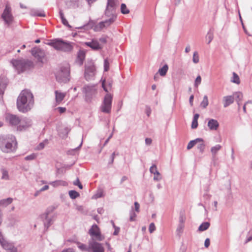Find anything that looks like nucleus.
<instances>
[{
	"label": "nucleus",
	"mask_w": 252,
	"mask_h": 252,
	"mask_svg": "<svg viewBox=\"0 0 252 252\" xmlns=\"http://www.w3.org/2000/svg\"><path fill=\"white\" fill-rule=\"evenodd\" d=\"M34 103L33 96L28 90L21 92L17 99V107L18 110L25 113L31 109Z\"/></svg>",
	"instance_id": "f257e3e1"
},
{
	"label": "nucleus",
	"mask_w": 252,
	"mask_h": 252,
	"mask_svg": "<svg viewBox=\"0 0 252 252\" xmlns=\"http://www.w3.org/2000/svg\"><path fill=\"white\" fill-rule=\"evenodd\" d=\"M17 143L14 136L11 134L0 136V150L4 153L14 152L17 148Z\"/></svg>",
	"instance_id": "f03ea898"
},
{
	"label": "nucleus",
	"mask_w": 252,
	"mask_h": 252,
	"mask_svg": "<svg viewBox=\"0 0 252 252\" xmlns=\"http://www.w3.org/2000/svg\"><path fill=\"white\" fill-rule=\"evenodd\" d=\"M57 50L65 52H71L73 49L70 43L65 42L62 39H56L47 43Z\"/></svg>",
	"instance_id": "7ed1b4c3"
},
{
	"label": "nucleus",
	"mask_w": 252,
	"mask_h": 252,
	"mask_svg": "<svg viewBox=\"0 0 252 252\" xmlns=\"http://www.w3.org/2000/svg\"><path fill=\"white\" fill-rule=\"evenodd\" d=\"M11 63L18 73L29 69L33 67L34 65L33 62L28 60H13L11 61Z\"/></svg>",
	"instance_id": "20e7f679"
},
{
	"label": "nucleus",
	"mask_w": 252,
	"mask_h": 252,
	"mask_svg": "<svg viewBox=\"0 0 252 252\" xmlns=\"http://www.w3.org/2000/svg\"><path fill=\"white\" fill-rule=\"evenodd\" d=\"M95 73V67L93 62H88L85 65L84 77L86 80L89 81L94 79Z\"/></svg>",
	"instance_id": "39448f33"
},
{
	"label": "nucleus",
	"mask_w": 252,
	"mask_h": 252,
	"mask_svg": "<svg viewBox=\"0 0 252 252\" xmlns=\"http://www.w3.org/2000/svg\"><path fill=\"white\" fill-rule=\"evenodd\" d=\"M113 96L107 93L104 96L103 102L100 106L101 111L105 113H110L111 111Z\"/></svg>",
	"instance_id": "423d86ee"
},
{
	"label": "nucleus",
	"mask_w": 252,
	"mask_h": 252,
	"mask_svg": "<svg viewBox=\"0 0 252 252\" xmlns=\"http://www.w3.org/2000/svg\"><path fill=\"white\" fill-rule=\"evenodd\" d=\"M70 71L68 67H62L60 71L56 74L57 80L59 82L66 83L69 80Z\"/></svg>",
	"instance_id": "0eeeda50"
},
{
	"label": "nucleus",
	"mask_w": 252,
	"mask_h": 252,
	"mask_svg": "<svg viewBox=\"0 0 252 252\" xmlns=\"http://www.w3.org/2000/svg\"><path fill=\"white\" fill-rule=\"evenodd\" d=\"M54 209L55 208L53 207H50L48 208L46 212L41 216L42 219L44 221V225L46 228V230H47L53 223V219L49 217V215L54 210Z\"/></svg>",
	"instance_id": "6e6552de"
},
{
	"label": "nucleus",
	"mask_w": 252,
	"mask_h": 252,
	"mask_svg": "<svg viewBox=\"0 0 252 252\" xmlns=\"http://www.w3.org/2000/svg\"><path fill=\"white\" fill-rule=\"evenodd\" d=\"M89 252H104V248L102 244L96 242L94 239L89 240Z\"/></svg>",
	"instance_id": "1a4fd4ad"
},
{
	"label": "nucleus",
	"mask_w": 252,
	"mask_h": 252,
	"mask_svg": "<svg viewBox=\"0 0 252 252\" xmlns=\"http://www.w3.org/2000/svg\"><path fill=\"white\" fill-rule=\"evenodd\" d=\"M89 233L92 237V239H94L99 241H102L104 239V237L101 235L98 226L95 224L92 225L89 231Z\"/></svg>",
	"instance_id": "9d476101"
},
{
	"label": "nucleus",
	"mask_w": 252,
	"mask_h": 252,
	"mask_svg": "<svg viewBox=\"0 0 252 252\" xmlns=\"http://www.w3.org/2000/svg\"><path fill=\"white\" fill-rule=\"evenodd\" d=\"M1 18L4 20L5 23L8 25H10L13 20V16L11 13V9L8 4H6L5 9L1 15Z\"/></svg>",
	"instance_id": "9b49d317"
},
{
	"label": "nucleus",
	"mask_w": 252,
	"mask_h": 252,
	"mask_svg": "<svg viewBox=\"0 0 252 252\" xmlns=\"http://www.w3.org/2000/svg\"><path fill=\"white\" fill-rule=\"evenodd\" d=\"M0 244L3 249L9 250L10 252H17V250L13 244L6 240L1 232H0Z\"/></svg>",
	"instance_id": "f8f14e48"
},
{
	"label": "nucleus",
	"mask_w": 252,
	"mask_h": 252,
	"mask_svg": "<svg viewBox=\"0 0 252 252\" xmlns=\"http://www.w3.org/2000/svg\"><path fill=\"white\" fill-rule=\"evenodd\" d=\"M31 53L37 60L38 62L43 63V60L45 57L44 50L39 48L35 47L31 49Z\"/></svg>",
	"instance_id": "ddd939ff"
},
{
	"label": "nucleus",
	"mask_w": 252,
	"mask_h": 252,
	"mask_svg": "<svg viewBox=\"0 0 252 252\" xmlns=\"http://www.w3.org/2000/svg\"><path fill=\"white\" fill-rule=\"evenodd\" d=\"M83 92L85 94L86 100L90 102L91 99L95 94L96 90L94 86H86L83 88Z\"/></svg>",
	"instance_id": "4468645a"
},
{
	"label": "nucleus",
	"mask_w": 252,
	"mask_h": 252,
	"mask_svg": "<svg viewBox=\"0 0 252 252\" xmlns=\"http://www.w3.org/2000/svg\"><path fill=\"white\" fill-rule=\"evenodd\" d=\"M117 6V0H107V6L104 14H115V10Z\"/></svg>",
	"instance_id": "2eb2a0df"
},
{
	"label": "nucleus",
	"mask_w": 252,
	"mask_h": 252,
	"mask_svg": "<svg viewBox=\"0 0 252 252\" xmlns=\"http://www.w3.org/2000/svg\"><path fill=\"white\" fill-rule=\"evenodd\" d=\"M5 120L11 126H17L20 125V119L15 115L7 114L5 115Z\"/></svg>",
	"instance_id": "dca6fc26"
},
{
	"label": "nucleus",
	"mask_w": 252,
	"mask_h": 252,
	"mask_svg": "<svg viewBox=\"0 0 252 252\" xmlns=\"http://www.w3.org/2000/svg\"><path fill=\"white\" fill-rule=\"evenodd\" d=\"M32 125V121L30 118H24L20 120V125L18 126V130H22L25 129Z\"/></svg>",
	"instance_id": "f3484780"
},
{
	"label": "nucleus",
	"mask_w": 252,
	"mask_h": 252,
	"mask_svg": "<svg viewBox=\"0 0 252 252\" xmlns=\"http://www.w3.org/2000/svg\"><path fill=\"white\" fill-rule=\"evenodd\" d=\"M84 44L86 46L92 48L93 50L95 51L101 50L103 48V46L101 44H100L98 41L95 39H93L90 42H86Z\"/></svg>",
	"instance_id": "a211bd4d"
},
{
	"label": "nucleus",
	"mask_w": 252,
	"mask_h": 252,
	"mask_svg": "<svg viewBox=\"0 0 252 252\" xmlns=\"http://www.w3.org/2000/svg\"><path fill=\"white\" fill-rule=\"evenodd\" d=\"M150 172L154 175V180L155 181H159L161 179L160 174L158 171L156 165L154 164L150 168Z\"/></svg>",
	"instance_id": "6ab92c4d"
},
{
	"label": "nucleus",
	"mask_w": 252,
	"mask_h": 252,
	"mask_svg": "<svg viewBox=\"0 0 252 252\" xmlns=\"http://www.w3.org/2000/svg\"><path fill=\"white\" fill-rule=\"evenodd\" d=\"M85 52L83 50H79L77 53V58L75 63L81 66L83 64L85 58Z\"/></svg>",
	"instance_id": "aec40b11"
},
{
	"label": "nucleus",
	"mask_w": 252,
	"mask_h": 252,
	"mask_svg": "<svg viewBox=\"0 0 252 252\" xmlns=\"http://www.w3.org/2000/svg\"><path fill=\"white\" fill-rule=\"evenodd\" d=\"M207 126L210 130H216L219 126V123L216 120L211 119L209 120Z\"/></svg>",
	"instance_id": "412c9836"
},
{
	"label": "nucleus",
	"mask_w": 252,
	"mask_h": 252,
	"mask_svg": "<svg viewBox=\"0 0 252 252\" xmlns=\"http://www.w3.org/2000/svg\"><path fill=\"white\" fill-rule=\"evenodd\" d=\"M234 96L232 95L225 96L222 98L223 107L226 108L234 102Z\"/></svg>",
	"instance_id": "4be33fe9"
},
{
	"label": "nucleus",
	"mask_w": 252,
	"mask_h": 252,
	"mask_svg": "<svg viewBox=\"0 0 252 252\" xmlns=\"http://www.w3.org/2000/svg\"><path fill=\"white\" fill-rule=\"evenodd\" d=\"M105 16L109 18L108 19L103 21L105 27L107 28L113 23L116 19L117 16L115 14H112L109 15V14H104Z\"/></svg>",
	"instance_id": "5701e85b"
},
{
	"label": "nucleus",
	"mask_w": 252,
	"mask_h": 252,
	"mask_svg": "<svg viewBox=\"0 0 252 252\" xmlns=\"http://www.w3.org/2000/svg\"><path fill=\"white\" fill-rule=\"evenodd\" d=\"M7 79L5 77H0V94H3L7 85Z\"/></svg>",
	"instance_id": "b1692460"
},
{
	"label": "nucleus",
	"mask_w": 252,
	"mask_h": 252,
	"mask_svg": "<svg viewBox=\"0 0 252 252\" xmlns=\"http://www.w3.org/2000/svg\"><path fill=\"white\" fill-rule=\"evenodd\" d=\"M56 102L57 104H59L62 101L65 96L66 93H61L58 91L55 92Z\"/></svg>",
	"instance_id": "393cba45"
},
{
	"label": "nucleus",
	"mask_w": 252,
	"mask_h": 252,
	"mask_svg": "<svg viewBox=\"0 0 252 252\" xmlns=\"http://www.w3.org/2000/svg\"><path fill=\"white\" fill-rule=\"evenodd\" d=\"M74 243H76L77 245V247L79 250L83 252H89V244L87 245L86 244L81 243L80 242H74Z\"/></svg>",
	"instance_id": "a878e982"
},
{
	"label": "nucleus",
	"mask_w": 252,
	"mask_h": 252,
	"mask_svg": "<svg viewBox=\"0 0 252 252\" xmlns=\"http://www.w3.org/2000/svg\"><path fill=\"white\" fill-rule=\"evenodd\" d=\"M203 139L201 138H197L194 140H191L189 141L187 145V149L190 150L191 149L195 144L198 143V142H203Z\"/></svg>",
	"instance_id": "bb28decb"
},
{
	"label": "nucleus",
	"mask_w": 252,
	"mask_h": 252,
	"mask_svg": "<svg viewBox=\"0 0 252 252\" xmlns=\"http://www.w3.org/2000/svg\"><path fill=\"white\" fill-rule=\"evenodd\" d=\"M234 96V99L237 101L239 107H240V102L242 100L243 94L241 92L234 93L233 95Z\"/></svg>",
	"instance_id": "cd10ccee"
},
{
	"label": "nucleus",
	"mask_w": 252,
	"mask_h": 252,
	"mask_svg": "<svg viewBox=\"0 0 252 252\" xmlns=\"http://www.w3.org/2000/svg\"><path fill=\"white\" fill-rule=\"evenodd\" d=\"M13 201V199L11 197H8L6 199H3L0 200V206L3 207H6L10 204Z\"/></svg>",
	"instance_id": "c85d7f7f"
},
{
	"label": "nucleus",
	"mask_w": 252,
	"mask_h": 252,
	"mask_svg": "<svg viewBox=\"0 0 252 252\" xmlns=\"http://www.w3.org/2000/svg\"><path fill=\"white\" fill-rule=\"evenodd\" d=\"M50 184L53 186L54 187H57L59 186H66L67 185L65 181L62 180H57L54 182H52L50 183Z\"/></svg>",
	"instance_id": "c756f323"
},
{
	"label": "nucleus",
	"mask_w": 252,
	"mask_h": 252,
	"mask_svg": "<svg viewBox=\"0 0 252 252\" xmlns=\"http://www.w3.org/2000/svg\"><path fill=\"white\" fill-rule=\"evenodd\" d=\"M60 17L62 20V23L65 26L68 27V28H71L70 25L68 24L67 20L64 17L63 13L62 10H60L59 12Z\"/></svg>",
	"instance_id": "7c9ffc66"
},
{
	"label": "nucleus",
	"mask_w": 252,
	"mask_h": 252,
	"mask_svg": "<svg viewBox=\"0 0 252 252\" xmlns=\"http://www.w3.org/2000/svg\"><path fill=\"white\" fill-rule=\"evenodd\" d=\"M168 69V66L167 64L164 65L162 67L158 69V73L161 76H164L166 75Z\"/></svg>",
	"instance_id": "2f4dec72"
},
{
	"label": "nucleus",
	"mask_w": 252,
	"mask_h": 252,
	"mask_svg": "<svg viewBox=\"0 0 252 252\" xmlns=\"http://www.w3.org/2000/svg\"><path fill=\"white\" fill-rule=\"evenodd\" d=\"M210 224L209 222H204L200 225L198 227L199 231H203L207 230L210 226Z\"/></svg>",
	"instance_id": "473e14b6"
},
{
	"label": "nucleus",
	"mask_w": 252,
	"mask_h": 252,
	"mask_svg": "<svg viewBox=\"0 0 252 252\" xmlns=\"http://www.w3.org/2000/svg\"><path fill=\"white\" fill-rule=\"evenodd\" d=\"M221 148V146L218 144L216 146L212 147L211 149V152L213 155V157L216 156L217 152Z\"/></svg>",
	"instance_id": "72a5a7b5"
},
{
	"label": "nucleus",
	"mask_w": 252,
	"mask_h": 252,
	"mask_svg": "<svg viewBox=\"0 0 252 252\" xmlns=\"http://www.w3.org/2000/svg\"><path fill=\"white\" fill-rule=\"evenodd\" d=\"M213 32L211 30H210L206 36V39L207 41L208 44H210L211 43L213 39Z\"/></svg>",
	"instance_id": "f704fd0d"
},
{
	"label": "nucleus",
	"mask_w": 252,
	"mask_h": 252,
	"mask_svg": "<svg viewBox=\"0 0 252 252\" xmlns=\"http://www.w3.org/2000/svg\"><path fill=\"white\" fill-rule=\"evenodd\" d=\"M208 105V99L207 95H204L202 102L200 103V106L203 108H206Z\"/></svg>",
	"instance_id": "c9c22d12"
},
{
	"label": "nucleus",
	"mask_w": 252,
	"mask_h": 252,
	"mask_svg": "<svg viewBox=\"0 0 252 252\" xmlns=\"http://www.w3.org/2000/svg\"><path fill=\"white\" fill-rule=\"evenodd\" d=\"M69 195L71 199H75L79 196V193L75 190H71L68 192Z\"/></svg>",
	"instance_id": "e433bc0d"
},
{
	"label": "nucleus",
	"mask_w": 252,
	"mask_h": 252,
	"mask_svg": "<svg viewBox=\"0 0 252 252\" xmlns=\"http://www.w3.org/2000/svg\"><path fill=\"white\" fill-rule=\"evenodd\" d=\"M106 28L103 21L99 22L97 25L95 26L94 30L95 31H100L103 28Z\"/></svg>",
	"instance_id": "4c0bfd02"
},
{
	"label": "nucleus",
	"mask_w": 252,
	"mask_h": 252,
	"mask_svg": "<svg viewBox=\"0 0 252 252\" xmlns=\"http://www.w3.org/2000/svg\"><path fill=\"white\" fill-rule=\"evenodd\" d=\"M231 81V82L237 84H239L240 83V78L238 75L235 72L233 73V78Z\"/></svg>",
	"instance_id": "58836bf2"
},
{
	"label": "nucleus",
	"mask_w": 252,
	"mask_h": 252,
	"mask_svg": "<svg viewBox=\"0 0 252 252\" xmlns=\"http://www.w3.org/2000/svg\"><path fill=\"white\" fill-rule=\"evenodd\" d=\"M198 143H199V144H198L197 148L198 150H199L200 154H202L203 153V152L204 151V149L205 148V145L203 143V142H198Z\"/></svg>",
	"instance_id": "ea45409f"
},
{
	"label": "nucleus",
	"mask_w": 252,
	"mask_h": 252,
	"mask_svg": "<svg viewBox=\"0 0 252 252\" xmlns=\"http://www.w3.org/2000/svg\"><path fill=\"white\" fill-rule=\"evenodd\" d=\"M186 220V216L184 211H181L179 216V223L184 224Z\"/></svg>",
	"instance_id": "a19ab883"
},
{
	"label": "nucleus",
	"mask_w": 252,
	"mask_h": 252,
	"mask_svg": "<svg viewBox=\"0 0 252 252\" xmlns=\"http://www.w3.org/2000/svg\"><path fill=\"white\" fill-rule=\"evenodd\" d=\"M1 172H2L1 179L3 180H9V175H8V171L4 169H2L1 170Z\"/></svg>",
	"instance_id": "79ce46f5"
},
{
	"label": "nucleus",
	"mask_w": 252,
	"mask_h": 252,
	"mask_svg": "<svg viewBox=\"0 0 252 252\" xmlns=\"http://www.w3.org/2000/svg\"><path fill=\"white\" fill-rule=\"evenodd\" d=\"M121 11L123 14H126L129 12V10L127 8L125 3H122L121 6Z\"/></svg>",
	"instance_id": "37998d69"
},
{
	"label": "nucleus",
	"mask_w": 252,
	"mask_h": 252,
	"mask_svg": "<svg viewBox=\"0 0 252 252\" xmlns=\"http://www.w3.org/2000/svg\"><path fill=\"white\" fill-rule=\"evenodd\" d=\"M192 61L194 63H197L199 61V56L196 51L193 53Z\"/></svg>",
	"instance_id": "c03bdc74"
},
{
	"label": "nucleus",
	"mask_w": 252,
	"mask_h": 252,
	"mask_svg": "<svg viewBox=\"0 0 252 252\" xmlns=\"http://www.w3.org/2000/svg\"><path fill=\"white\" fill-rule=\"evenodd\" d=\"M36 157H37V154L32 153L30 155L26 156L25 158V159L26 160H33V159H34L36 158Z\"/></svg>",
	"instance_id": "a18cd8bd"
},
{
	"label": "nucleus",
	"mask_w": 252,
	"mask_h": 252,
	"mask_svg": "<svg viewBox=\"0 0 252 252\" xmlns=\"http://www.w3.org/2000/svg\"><path fill=\"white\" fill-rule=\"evenodd\" d=\"M184 228V224L182 223H179L178 227L176 229V232L178 234H180L182 233L183 231V229Z\"/></svg>",
	"instance_id": "49530a36"
},
{
	"label": "nucleus",
	"mask_w": 252,
	"mask_h": 252,
	"mask_svg": "<svg viewBox=\"0 0 252 252\" xmlns=\"http://www.w3.org/2000/svg\"><path fill=\"white\" fill-rule=\"evenodd\" d=\"M33 12H34L33 14L34 15L38 16H40V17H45V14L42 11L36 10L35 11H33Z\"/></svg>",
	"instance_id": "de8ad7c7"
},
{
	"label": "nucleus",
	"mask_w": 252,
	"mask_h": 252,
	"mask_svg": "<svg viewBox=\"0 0 252 252\" xmlns=\"http://www.w3.org/2000/svg\"><path fill=\"white\" fill-rule=\"evenodd\" d=\"M201 78L200 75H198L195 79L194 82V86L197 87L198 85L201 83Z\"/></svg>",
	"instance_id": "09e8293b"
},
{
	"label": "nucleus",
	"mask_w": 252,
	"mask_h": 252,
	"mask_svg": "<svg viewBox=\"0 0 252 252\" xmlns=\"http://www.w3.org/2000/svg\"><path fill=\"white\" fill-rule=\"evenodd\" d=\"M107 37L106 36H103L99 38V41L100 42V44L103 46V44H105L107 43Z\"/></svg>",
	"instance_id": "8fccbe9b"
},
{
	"label": "nucleus",
	"mask_w": 252,
	"mask_h": 252,
	"mask_svg": "<svg viewBox=\"0 0 252 252\" xmlns=\"http://www.w3.org/2000/svg\"><path fill=\"white\" fill-rule=\"evenodd\" d=\"M136 217V215L135 213V212L133 211V210H132L130 212V217H129V220L131 221L135 220V218Z\"/></svg>",
	"instance_id": "3c124183"
},
{
	"label": "nucleus",
	"mask_w": 252,
	"mask_h": 252,
	"mask_svg": "<svg viewBox=\"0 0 252 252\" xmlns=\"http://www.w3.org/2000/svg\"><path fill=\"white\" fill-rule=\"evenodd\" d=\"M109 68V63L107 59H105L104 62V70L105 71H107Z\"/></svg>",
	"instance_id": "603ef678"
},
{
	"label": "nucleus",
	"mask_w": 252,
	"mask_h": 252,
	"mask_svg": "<svg viewBox=\"0 0 252 252\" xmlns=\"http://www.w3.org/2000/svg\"><path fill=\"white\" fill-rule=\"evenodd\" d=\"M156 230V226L154 223L152 222L150 223L149 228V231L150 233H152Z\"/></svg>",
	"instance_id": "864d4df0"
},
{
	"label": "nucleus",
	"mask_w": 252,
	"mask_h": 252,
	"mask_svg": "<svg viewBox=\"0 0 252 252\" xmlns=\"http://www.w3.org/2000/svg\"><path fill=\"white\" fill-rule=\"evenodd\" d=\"M73 185L75 186H77L80 189H83V186L80 183L78 178H77V179L73 182Z\"/></svg>",
	"instance_id": "5fc2aeb1"
},
{
	"label": "nucleus",
	"mask_w": 252,
	"mask_h": 252,
	"mask_svg": "<svg viewBox=\"0 0 252 252\" xmlns=\"http://www.w3.org/2000/svg\"><path fill=\"white\" fill-rule=\"evenodd\" d=\"M198 126V122L196 120H192L191 123V128L193 129L197 128Z\"/></svg>",
	"instance_id": "6e6d98bb"
},
{
	"label": "nucleus",
	"mask_w": 252,
	"mask_h": 252,
	"mask_svg": "<svg viewBox=\"0 0 252 252\" xmlns=\"http://www.w3.org/2000/svg\"><path fill=\"white\" fill-rule=\"evenodd\" d=\"M94 196L95 198L101 197L103 196V191L102 190H98Z\"/></svg>",
	"instance_id": "4d7b16f0"
},
{
	"label": "nucleus",
	"mask_w": 252,
	"mask_h": 252,
	"mask_svg": "<svg viewBox=\"0 0 252 252\" xmlns=\"http://www.w3.org/2000/svg\"><path fill=\"white\" fill-rule=\"evenodd\" d=\"M145 113H146V115H147V116L149 117L150 115V114L151 113V109L150 107H149V106L146 107Z\"/></svg>",
	"instance_id": "13d9d810"
},
{
	"label": "nucleus",
	"mask_w": 252,
	"mask_h": 252,
	"mask_svg": "<svg viewBox=\"0 0 252 252\" xmlns=\"http://www.w3.org/2000/svg\"><path fill=\"white\" fill-rule=\"evenodd\" d=\"M45 147V144L43 142L40 143L36 147V149L38 150H41L43 149Z\"/></svg>",
	"instance_id": "bf43d9fd"
},
{
	"label": "nucleus",
	"mask_w": 252,
	"mask_h": 252,
	"mask_svg": "<svg viewBox=\"0 0 252 252\" xmlns=\"http://www.w3.org/2000/svg\"><path fill=\"white\" fill-rule=\"evenodd\" d=\"M210 239L209 238L206 239L205 242H204V246L206 248H208L210 246Z\"/></svg>",
	"instance_id": "052dcab7"
},
{
	"label": "nucleus",
	"mask_w": 252,
	"mask_h": 252,
	"mask_svg": "<svg viewBox=\"0 0 252 252\" xmlns=\"http://www.w3.org/2000/svg\"><path fill=\"white\" fill-rule=\"evenodd\" d=\"M134 207H135V210L136 212H139V208H140V205L139 204L135 202L134 203Z\"/></svg>",
	"instance_id": "680f3d73"
},
{
	"label": "nucleus",
	"mask_w": 252,
	"mask_h": 252,
	"mask_svg": "<svg viewBox=\"0 0 252 252\" xmlns=\"http://www.w3.org/2000/svg\"><path fill=\"white\" fill-rule=\"evenodd\" d=\"M61 252H75L72 248H68L63 250Z\"/></svg>",
	"instance_id": "e2e57ef3"
},
{
	"label": "nucleus",
	"mask_w": 252,
	"mask_h": 252,
	"mask_svg": "<svg viewBox=\"0 0 252 252\" xmlns=\"http://www.w3.org/2000/svg\"><path fill=\"white\" fill-rule=\"evenodd\" d=\"M116 155L115 152H113L111 156V161L109 162L110 164H112L114 162L115 156Z\"/></svg>",
	"instance_id": "0e129e2a"
},
{
	"label": "nucleus",
	"mask_w": 252,
	"mask_h": 252,
	"mask_svg": "<svg viewBox=\"0 0 252 252\" xmlns=\"http://www.w3.org/2000/svg\"><path fill=\"white\" fill-rule=\"evenodd\" d=\"M193 98H194V95L193 94L191 95L189 97V104L191 106H192L193 105Z\"/></svg>",
	"instance_id": "69168bd1"
},
{
	"label": "nucleus",
	"mask_w": 252,
	"mask_h": 252,
	"mask_svg": "<svg viewBox=\"0 0 252 252\" xmlns=\"http://www.w3.org/2000/svg\"><path fill=\"white\" fill-rule=\"evenodd\" d=\"M152 140L150 138H146L145 139V143L147 145H150L152 143Z\"/></svg>",
	"instance_id": "338daca9"
},
{
	"label": "nucleus",
	"mask_w": 252,
	"mask_h": 252,
	"mask_svg": "<svg viewBox=\"0 0 252 252\" xmlns=\"http://www.w3.org/2000/svg\"><path fill=\"white\" fill-rule=\"evenodd\" d=\"M60 113H64L66 111V108L65 107H59L58 108Z\"/></svg>",
	"instance_id": "774afa93"
}]
</instances>
